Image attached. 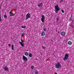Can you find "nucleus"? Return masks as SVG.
<instances>
[{
    "label": "nucleus",
    "instance_id": "35",
    "mask_svg": "<svg viewBox=\"0 0 74 74\" xmlns=\"http://www.w3.org/2000/svg\"><path fill=\"white\" fill-rule=\"evenodd\" d=\"M63 0H62L61 1H62V2H63Z\"/></svg>",
    "mask_w": 74,
    "mask_h": 74
},
{
    "label": "nucleus",
    "instance_id": "5",
    "mask_svg": "<svg viewBox=\"0 0 74 74\" xmlns=\"http://www.w3.org/2000/svg\"><path fill=\"white\" fill-rule=\"evenodd\" d=\"M3 69L4 71H8V67L7 66H5L3 67Z\"/></svg>",
    "mask_w": 74,
    "mask_h": 74
},
{
    "label": "nucleus",
    "instance_id": "3",
    "mask_svg": "<svg viewBox=\"0 0 74 74\" xmlns=\"http://www.w3.org/2000/svg\"><path fill=\"white\" fill-rule=\"evenodd\" d=\"M26 17L25 19L26 20H27L28 18H30L31 17V14L30 13H28L26 15Z\"/></svg>",
    "mask_w": 74,
    "mask_h": 74
},
{
    "label": "nucleus",
    "instance_id": "20",
    "mask_svg": "<svg viewBox=\"0 0 74 74\" xmlns=\"http://www.w3.org/2000/svg\"><path fill=\"white\" fill-rule=\"evenodd\" d=\"M21 45L23 47L24 46V45L23 44H22V43L21 44Z\"/></svg>",
    "mask_w": 74,
    "mask_h": 74
},
{
    "label": "nucleus",
    "instance_id": "24",
    "mask_svg": "<svg viewBox=\"0 0 74 74\" xmlns=\"http://www.w3.org/2000/svg\"><path fill=\"white\" fill-rule=\"evenodd\" d=\"M31 69H34V67L33 66H32L31 67Z\"/></svg>",
    "mask_w": 74,
    "mask_h": 74
},
{
    "label": "nucleus",
    "instance_id": "27",
    "mask_svg": "<svg viewBox=\"0 0 74 74\" xmlns=\"http://www.w3.org/2000/svg\"><path fill=\"white\" fill-rule=\"evenodd\" d=\"M9 47H11V44H9L8 45Z\"/></svg>",
    "mask_w": 74,
    "mask_h": 74
},
{
    "label": "nucleus",
    "instance_id": "10",
    "mask_svg": "<svg viewBox=\"0 0 74 74\" xmlns=\"http://www.w3.org/2000/svg\"><path fill=\"white\" fill-rule=\"evenodd\" d=\"M45 19V18H42L41 19V21L42 22H44V21Z\"/></svg>",
    "mask_w": 74,
    "mask_h": 74
},
{
    "label": "nucleus",
    "instance_id": "19",
    "mask_svg": "<svg viewBox=\"0 0 74 74\" xmlns=\"http://www.w3.org/2000/svg\"><path fill=\"white\" fill-rule=\"evenodd\" d=\"M42 18H44V19H45V16H44V15H42Z\"/></svg>",
    "mask_w": 74,
    "mask_h": 74
},
{
    "label": "nucleus",
    "instance_id": "33",
    "mask_svg": "<svg viewBox=\"0 0 74 74\" xmlns=\"http://www.w3.org/2000/svg\"><path fill=\"white\" fill-rule=\"evenodd\" d=\"M71 27L72 28H73V27H74V26H72Z\"/></svg>",
    "mask_w": 74,
    "mask_h": 74
},
{
    "label": "nucleus",
    "instance_id": "21",
    "mask_svg": "<svg viewBox=\"0 0 74 74\" xmlns=\"http://www.w3.org/2000/svg\"><path fill=\"white\" fill-rule=\"evenodd\" d=\"M7 15H5L4 16V18H7Z\"/></svg>",
    "mask_w": 74,
    "mask_h": 74
},
{
    "label": "nucleus",
    "instance_id": "1",
    "mask_svg": "<svg viewBox=\"0 0 74 74\" xmlns=\"http://www.w3.org/2000/svg\"><path fill=\"white\" fill-rule=\"evenodd\" d=\"M55 12L56 13H57V14H58V11L60 10V8L59 7V5H58L55 6Z\"/></svg>",
    "mask_w": 74,
    "mask_h": 74
},
{
    "label": "nucleus",
    "instance_id": "37",
    "mask_svg": "<svg viewBox=\"0 0 74 74\" xmlns=\"http://www.w3.org/2000/svg\"><path fill=\"white\" fill-rule=\"evenodd\" d=\"M60 2L61 3V2L60 1Z\"/></svg>",
    "mask_w": 74,
    "mask_h": 74
},
{
    "label": "nucleus",
    "instance_id": "29",
    "mask_svg": "<svg viewBox=\"0 0 74 74\" xmlns=\"http://www.w3.org/2000/svg\"><path fill=\"white\" fill-rule=\"evenodd\" d=\"M1 21V18H0V22Z\"/></svg>",
    "mask_w": 74,
    "mask_h": 74
},
{
    "label": "nucleus",
    "instance_id": "34",
    "mask_svg": "<svg viewBox=\"0 0 74 74\" xmlns=\"http://www.w3.org/2000/svg\"><path fill=\"white\" fill-rule=\"evenodd\" d=\"M55 74H58V73H55Z\"/></svg>",
    "mask_w": 74,
    "mask_h": 74
},
{
    "label": "nucleus",
    "instance_id": "2",
    "mask_svg": "<svg viewBox=\"0 0 74 74\" xmlns=\"http://www.w3.org/2000/svg\"><path fill=\"white\" fill-rule=\"evenodd\" d=\"M55 66L56 69H59V68L61 67V65L60 63L58 62V63Z\"/></svg>",
    "mask_w": 74,
    "mask_h": 74
},
{
    "label": "nucleus",
    "instance_id": "23",
    "mask_svg": "<svg viewBox=\"0 0 74 74\" xmlns=\"http://www.w3.org/2000/svg\"><path fill=\"white\" fill-rule=\"evenodd\" d=\"M25 35V33H23V34H21V36H23Z\"/></svg>",
    "mask_w": 74,
    "mask_h": 74
},
{
    "label": "nucleus",
    "instance_id": "15",
    "mask_svg": "<svg viewBox=\"0 0 74 74\" xmlns=\"http://www.w3.org/2000/svg\"><path fill=\"white\" fill-rule=\"evenodd\" d=\"M38 72L37 71H35V74H38Z\"/></svg>",
    "mask_w": 74,
    "mask_h": 74
},
{
    "label": "nucleus",
    "instance_id": "32",
    "mask_svg": "<svg viewBox=\"0 0 74 74\" xmlns=\"http://www.w3.org/2000/svg\"><path fill=\"white\" fill-rule=\"evenodd\" d=\"M19 43H20V44H22V42H19Z\"/></svg>",
    "mask_w": 74,
    "mask_h": 74
},
{
    "label": "nucleus",
    "instance_id": "6",
    "mask_svg": "<svg viewBox=\"0 0 74 74\" xmlns=\"http://www.w3.org/2000/svg\"><path fill=\"white\" fill-rule=\"evenodd\" d=\"M23 60L25 62H27V58L24 55L23 56Z\"/></svg>",
    "mask_w": 74,
    "mask_h": 74
},
{
    "label": "nucleus",
    "instance_id": "12",
    "mask_svg": "<svg viewBox=\"0 0 74 74\" xmlns=\"http://www.w3.org/2000/svg\"><path fill=\"white\" fill-rule=\"evenodd\" d=\"M14 45H12V50H14Z\"/></svg>",
    "mask_w": 74,
    "mask_h": 74
},
{
    "label": "nucleus",
    "instance_id": "7",
    "mask_svg": "<svg viewBox=\"0 0 74 74\" xmlns=\"http://www.w3.org/2000/svg\"><path fill=\"white\" fill-rule=\"evenodd\" d=\"M61 36H64V35L66 34V33H65V32H62L61 33Z\"/></svg>",
    "mask_w": 74,
    "mask_h": 74
},
{
    "label": "nucleus",
    "instance_id": "11",
    "mask_svg": "<svg viewBox=\"0 0 74 74\" xmlns=\"http://www.w3.org/2000/svg\"><path fill=\"white\" fill-rule=\"evenodd\" d=\"M56 22L57 23H58L59 21V18H56Z\"/></svg>",
    "mask_w": 74,
    "mask_h": 74
},
{
    "label": "nucleus",
    "instance_id": "9",
    "mask_svg": "<svg viewBox=\"0 0 74 74\" xmlns=\"http://www.w3.org/2000/svg\"><path fill=\"white\" fill-rule=\"evenodd\" d=\"M68 44L69 45H71L72 44V42L70 41H69L68 42Z\"/></svg>",
    "mask_w": 74,
    "mask_h": 74
},
{
    "label": "nucleus",
    "instance_id": "4",
    "mask_svg": "<svg viewBox=\"0 0 74 74\" xmlns=\"http://www.w3.org/2000/svg\"><path fill=\"white\" fill-rule=\"evenodd\" d=\"M68 56H69V55H68V54H65V55L64 58H63V60H66V59H68Z\"/></svg>",
    "mask_w": 74,
    "mask_h": 74
},
{
    "label": "nucleus",
    "instance_id": "17",
    "mask_svg": "<svg viewBox=\"0 0 74 74\" xmlns=\"http://www.w3.org/2000/svg\"><path fill=\"white\" fill-rule=\"evenodd\" d=\"M26 26H21V27H22V28H23V29H25V28H26Z\"/></svg>",
    "mask_w": 74,
    "mask_h": 74
},
{
    "label": "nucleus",
    "instance_id": "22",
    "mask_svg": "<svg viewBox=\"0 0 74 74\" xmlns=\"http://www.w3.org/2000/svg\"><path fill=\"white\" fill-rule=\"evenodd\" d=\"M44 31H45V32H46V31H47V29L45 28H44Z\"/></svg>",
    "mask_w": 74,
    "mask_h": 74
},
{
    "label": "nucleus",
    "instance_id": "30",
    "mask_svg": "<svg viewBox=\"0 0 74 74\" xmlns=\"http://www.w3.org/2000/svg\"><path fill=\"white\" fill-rule=\"evenodd\" d=\"M42 47L43 49H45V47L42 46Z\"/></svg>",
    "mask_w": 74,
    "mask_h": 74
},
{
    "label": "nucleus",
    "instance_id": "16",
    "mask_svg": "<svg viewBox=\"0 0 74 74\" xmlns=\"http://www.w3.org/2000/svg\"><path fill=\"white\" fill-rule=\"evenodd\" d=\"M29 57H32V54L31 53H29Z\"/></svg>",
    "mask_w": 74,
    "mask_h": 74
},
{
    "label": "nucleus",
    "instance_id": "31",
    "mask_svg": "<svg viewBox=\"0 0 74 74\" xmlns=\"http://www.w3.org/2000/svg\"><path fill=\"white\" fill-rule=\"evenodd\" d=\"M21 41L22 42H23V40H21Z\"/></svg>",
    "mask_w": 74,
    "mask_h": 74
},
{
    "label": "nucleus",
    "instance_id": "8",
    "mask_svg": "<svg viewBox=\"0 0 74 74\" xmlns=\"http://www.w3.org/2000/svg\"><path fill=\"white\" fill-rule=\"evenodd\" d=\"M38 7H42V3H40V4H38Z\"/></svg>",
    "mask_w": 74,
    "mask_h": 74
},
{
    "label": "nucleus",
    "instance_id": "14",
    "mask_svg": "<svg viewBox=\"0 0 74 74\" xmlns=\"http://www.w3.org/2000/svg\"><path fill=\"white\" fill-rule=\"evenodd\" d=\"M25 55H26V56H27V55H29V53H27V52H26L25 53Z\"/></svg>",
    "mask_w": 74,
    "mask_h": 74
},
{
    "label": "nucleus",
    "instance_id": "25",
    "mask_svg": "<svg viewBox=\"0 0 74 74\" xmlns=\"http://www.w3.org/2000/svg\"><path fill=\"white\" fill-rule=\"evenodd\" d=\"M61 11L62 12V13H64V10H62Z\"/></svg>",
    "mask_w": 74,
    "mask_h": 74
},
{
    "label": "nucleus",
    "instance_id": "13",
    "mask_svg": "<svg viewBox=\"0 0 74 74\" xmlns=\"http://www.w3.org/2000/svg\"><path fill=\"white\" fill-rule=\"evenodd\" d=\"M45 33L43 32L42 33V36H45Z\"/></svg>",
    "mask_w": 74,
    "mask_h": 74
},
{
    "label": "nucleus",
    "instance_id": "18",
    "mask_svg": "<svg viewBox=\"0 0 74 74\" xmlns=\"http://www.w3.org/2000/svg\"><path fill=\"white\" fill-rule=\"evenodd\" d=\"M1 9H0V19H1Z\"/></svg>",
    "mask_w": 74,
    "mask_h": 74
},
{
    "label": "nucleus",
    "instance_id": "36",
    "mask_svg": "<svg viewBox=\"0 0 74 74\" xmlns=\"http://www.w3.org/2000/svg\"><path fill=\"white\" fill-rule=\"evenodd\" d=\"M13 15H15V14H14Z\"/></svg>",
    "mask_w": 74,
    "mask_h": 74
},
{
    "label": "nucleus",
    "instance_id": "26",
    "mask_svg": "<svg viewBox=\"0 0 74 74\" xmlns=\"http://www.w3.org/2000/svg\"><path fill=\"white\" fill-rule=\"evenodd\" d=\"M10 16H14V15H13V14H10Z\"/></svg>",
    "mask_w": 74,
    "mask_h": 74
},
{
    "label": "nucleus",
    "instance_id": "28",
    "mask_svg": "<svg viewBox=\"0 0 74 74\" xmlns=\"http://www.w3.org/2000/svg\"><path fill=\"white\" fill-rule=\"evenodd\" d=\"M9 14H12V13H11V12H9Z\"/></svg>",
    "mask_w": 74,
    "mask_h": 74
}]
</instances>
